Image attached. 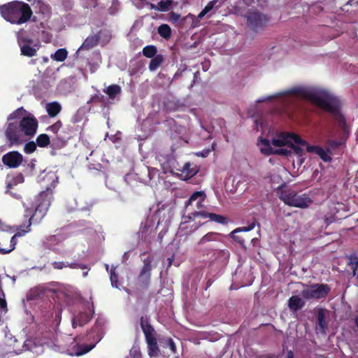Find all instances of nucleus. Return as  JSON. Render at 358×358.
Returning <instances> with one entry per match:
<instances>
[{
	"mask_svg": "<svg viewBox=\"0 0 358 358\" xmlns=\"http://www.w3.org/2000/svg\"><path fill=\"white\" fill-rule=\"evenodd\" d=\"M294 92L329 113H336L340 106L339 99L326 90L299 87L296 88Z\"/></svg>",
	"mask_w": 358,
	"mask_h": 358,
	"instance_id": "nucleus-1",
	"label": "nucleus"
},
{
	"mask_svg": "<svg viewBox=\"0 0 358 358\" xmlns=\"http://www.w3.org/2000/svg\"><path fill=\"white\" fill-rule=\"evenodd\" d=\"M0 12L4 19L14 24H22L29 20L32 11L25 3L15 1L0 7Z\"/></svg>",
	"mask_w": 358,
	"mask_h": 358,
	"instance_id": "nucleus-2",
	"label": "nucleus"
},
{
	"mask_svg": "<svg viewBox=\"0 0 358 358\" xmlns=\"http://www.w3.org/2000/svg\"><path fill=\"white\" fill-rule=\"evenodd\" d=\"M277 194L280 199L289 206L306 208L312 203V200L308 195L299 194L294 190L285 188L282 186L278 188Z\"/></svg>",
	"mask_w": 358,
	"mask_h": 358,
	"instance_id": "nucleus-3",
	"label": "nucleus"
},
{
	"mask_svg": "<svg viewBox=\"0 0 358 358\" xmlns=\"http://www.w3.org/2000/svg\"><path fill=\"white\" fill-rule=\"evenodd\" d=\"M141 328L145 336V340L148 345V352L150 357H157L160 354L159 348L157 345V338L154 329L150 325L147 318H141Z\"/></svg>",
	"mask_w": 358,
	"mask_h": 358,
	"instance_id": "nucleus-4",
	"label": "nucleus"
},
{
	"mask_svg": "<svg viewBox=\"0 0 358 358\" xmlns=\"http://www.w3.org/2000/svg\"><path fill=\"white\" fill-rule=\"evenodd\" d=\"M329 291L330 288L327 285L313 284L305 285L301 295L306 299H320L326 297Z\"/></svg>",
	"mask_w": 358,
	"mask_h": 358,
	"instance_id": "nucleus-5",
	"label": "nucleus"
},
{
	"mask_svg": "<svg viewBox=\"0 0 358 358\" xmlns=\"http://www.w3.org/2000/svg\"><path fill=\"white\" fill-rule=\"evenodd\" d=\"M38 125L37 120L31 115L23 117L20 122L21 131L28 136H33L36 134Z\"/></svg>",
	"mask_w": 358,
	"mask_h": 358,
	"instance_id": "nucleus-6",
	"label": "nucleus"
},
{
	"mask_svg": "<svg viewBox=\"0 0 358 358\" xmlns=\"http://www.w3.org/2000/svg\"><path fill=\"white\" fill-rule=\"evenodd\" d=\"M297 141L298 142H301L299 141V136L292 134V133H280L276 135L272 139V145L275 147H284L289 146L293 141Z\"/></svg>",
	"mask_w": 358,
	"mask_h": 358,
	"instance_id": "nucleus-7",
	"label": "nucleus"
},
{
	"mask_svg": "<svg viewBox=\"0 0 358 358\" xmlns=\"http://www.w3.org/2000/svg\"><path fill=\"white\" fill-rule=\"evenodd\" d=\"M22 155L17 151L9 152L2 157L3 163L10 168H16L22 164Z\"/></svg>",
	"mask_w": 358,
	"mask_h": 358,
	"instance_id": "nucleus-8",
	"label": "nucleus"
},
{
	"mask_svg": "<svg viewBox=\"0 0 358 358\" xmlns=\"http://www.w3.org/2000/svg\"><path fill=\"white\" fill-rule=\"evenodd\" d=\"M6 136L10 143V146L19 145L23 141L21 138V134L17 129V125L13 123L8 124L6 131Z\"/></svg>",
	"mask_w": 358,
	"mask_h": 358,
	"instance_id": "nucleus-9",
	"label": "nucleus"
},
{
	"mask_svg": "<svg viewBox=\"0 0 358 358\" xmlns=\"http://www.w3.org/2000/svg\"><path fill=\"white\" fill-rule=\"evenodd\" d=\"M31 222H29V225L26 227V229L20 230L17 231L10 240L8 245L6 246L3 243H0V253L7 254L12 252L17 244L16 238L24 236L26 233L30 231Z\"/></svg>",
	"mask_w": 358,
	"mask_h": 358,
	"instance_id": "nucleus-10",
	"label": "nucleus"
},
{
	"mask_svg": "<svg viewBox=\"0 0 358 358\" xmlns=\"http://www.w3.org/2000/svg\"><path fill=\"white\" fill-rule=\"evenodd\" d=\"M307 152L309 153H315L324 162H327L331 160V153L330 150H324L320 146L309 145L307 146Z\"/></svg>",
	"mask_w": 358,
	"mask_h": 358,
	"instance_id": "nucleus-11",
	"label": "nucleus"
},
{
	"mask_svg": "<svg viewBox=\"0 0 358 358\" xmlns=\"http://www.w3.org/2000/svg\"><path fill=\"white\" fill-rule=\"evenodd\" d=\"M299 141L301 142H298L296 140L293 141V143L290 144L289 148H291L294 150V153L300 157L299 164H301L305 161V158L302 157L303 155V148L307 150V146H308L309 144L306 141L302 140L300 137Z\"/></svg>",
	"mask_w": 358,
	"mask_h": 358,
	"instance_id": "nucleus-12",
	"label": "nucleus"
},
{
	"mask_svg": "<svg viewBox=\"0 0 358 358\" xmlns=\"http://www.w3.org/2000/svg\"><path fill=\"white\" fill-rule=\"evenodd\" d=\"M268 21V17L260 13H250L248 15V22L252 27L264 25Z\"/></svg>",
	"mask_w": 358,
	"mask_h": 358,
	"instance_id": "nucleus-13",
	"label": "nucleus"
},
{
	"mask_svg": "<svg viewBox=\"0 0 358 358\" xmlns=\"http://www.w3.org/2000/svg\"><path fill=\"white\" fill-rule=\"evenodd\" d=\"M178 171L180 173H178V175L182 180H184L192 178L197 173V169L195 167L192 168L189 163L185 164L182 169Z\"/></svg>",
	"mask_w": 358,
	"mask_h": 358,
	"instance_id": "nucleus-14",
	"label": "nucleus"
},
{
	"mask_svg": "<svg viewBox=\"0 0 358 358\" xmlns=\"http://www.w3.org/2000/svg\"><path fill=\"white\" fill-rule=\"evenodd\" d=\"M206 197V195L204 192H203V191L195 192L191 195V196L187 201L186 205L187 206L191 205L193 201H197L196 207L198 208H203V203Z\"/></svg>",
	"mask_w": 358,
	"mask_h": 358,
	"instance_id": "nucleus-15",
	"label": "nucleus"
},
{
	"mask_svg": "<svg viewBox=\"0 0 358 358\" xmlns=\"http://www.w3.org/2000/svg\"><path fill=\"white\" fill-rule=\"evenodd\" d=\"M257 146L261 152L266 155L273 154V150L275 149V147L272 145V142L270 143L269 141L263 138H260L258 141Z\"/></svg>",
	"mask_w": 358,
	"mask_h": 358,
	"instance_id": "nucleus-16",
	"label": "nucleus"
},
{
	"mask_svg": "<svg viewBox=\"0 0 358 358\" xmlns=\"http://www.w3.org/2000/svg\"><path fill=\"white\" fill-rule=\"evenodd\" d=\"M303 306V301L298 296H293L289 300V307L292 311H296Z\"/></svg>",
	"mask_w": 358,
	"mask_h": 358,
	"instance_id": "nucleus-17",
	"label": "nucleus"
},
{
	"mask_svg": "<svg viewBox=\"0 0 358 358\" xmlns=\"http://www.w3.org/2000/svg\"><path fill=\"white\" fill-rule=\"evenodd\" d=\"M61 106L57 103H50L46 105V110L49 115L51 117H55L61 111Z\"/></svg>",
	"mask_w": 358,
	"mask_h": 358,
	"instance_id": "nucleus-18",
	"label": "nucleus"
},
{
	"mask_svg": "<svg viewBox=\"0 0 358 358\" xmlns=\"http://www.w3.org/2000/svg\"><path fill=\"white\" fill-rule=\"evenodd\" d=\"M253 228H254L253 226H249L247 227L236 229L231 233V236L234 239L236 240L237 241H238L240 243L242 244L244 243V239L242 237L237 236L236 234H238L239 232H248V231L252 230Z\"/></svg>",
	"mask_w": 358,
	"mask_h": 358,
	"instance_id": "nucleus-19",
	"label": "nucleus"
},
{
	"mask_svg": "<svg viewBox=\"0 0 358 358\" xmlns=\"http://www.w3.org/2000/svg\"><path fill=\"white\" fill-rule=\"evenodd\" d=\"M68 52L64 48L57 50L55 53L50 55L52 59L57 62H63L67 57Z\"/></svg>",
	"mask_w": 358,
	"mask_h": 358,
	"instance_id": "nucleus-20",
	"label": "nucleus"
},
{
	"mask_svg": "<svg viewBox=\"0 0 358 358\" xmlns=\"http://www.w3.org/2000/svg\"><path fill=\"white\" fill-rule=\"evenodd\" d=\"M164 57L162 55H157L150 60L149 69L150 71L156 70L163 62Z\"/></svg>",
	"mask_w": 358,
	"mask_h": 358,
	"instance_id": "nucleus-21",
	"label": "nucleus"
},
{
	"mask_svg": "<svg viewBox=\"0 0 358 358\" xmlns=\"http://www.w3.org/2000/svg\"><path fill=\"white\" fill-rule=\"evenodd\" d=\"M36 143L39 147H47L50 143V138L47 134H40L36 138Z\"/></svg>",
	"mask_w": 358,
	"mask_h": 358,
	"instance_id": "nucleus-22",
	"label": "nucleus"
},
{
	"mask_svg": "<svg viewBox=\"0 0 358 358\" xmlns=\"http://www.w3.org/2000/svg\"><path fill=\"white\" fill-rule=\"evenodd\" d=\"M104 92L110 96L114 97L121 92V88L117 85H112L106 87Z\"/></svg>",
	"mask_w": 358,
	"mask_h": 358,
	"instance_id": "nucleus-23",
	"label": "nucleus"
},
{
	"mask_svg": "<svg viewBox=\"0 0 358 358\" xmlns=\"http://www.w3.org/2000/svg\"><path fill=\"white\" fill-rule=\"evenodd\" d=\"M157 52V48L154 45H148L143 50V55L148 58H152L155 56Z\"/></svg>",
	"mask_w": 358,
	"mask_h": 358,
	"instance_id": "nucleus-24",
	"label": "nucleus"
},
{
	"mask_svg": "<svg viewBox=\"0 0 358 358\" xmlns=\"http://www.w3.org/2000/svg\"><path fill=\"white\" fill-rule=\"evenodd\" d=\"M158 33L161 36L169 38L171 36V28L167 24H162L159 27Z\"/></svg>",
	"mask_w": 358,
	"mask_h": 358,
	"instance_id": "nucleus-25",
	"label": "nucleus"
},
{
	"mask_svg": "<svg viewBox=\"0 0 358 358\" xmlns=\"http://www.w3.org/2000/svg\"><path fill=\"white\" fill-rule=\"evenodd\" d=\"M217 236V233L210 232L207 234L204 235L199 241V245H203L209 241H216V236Z\"/></svg>",
	"mask_w": 358,
	"mask_h": 358,
	"instance_id": "nucleus-26",
	"label": "nucleus"
},
{
	"mask_svg": "<svg viewBox=\"0 0 358 358\" xmlns=\"http://www.w3.org/2000/svg\"><path fill=\"white\" fill-rule=\"evenodd\" d=\"M21 52L23 55L27 57L34 56L36 53V49L32 47H30L28 45H24L21 47Z\"/></svg>",
	"mask_w": 358,
	"mask_h": 358,
	"instance_id": "nucleus-27",
	"label": "nucleus"
},
{
	"mask_svg": "<svg viewBox=\"0 0 358 358\" xmlns=\"http://www.w3.org/2000/svg\"><path fill=\"white\" fill-rule=\"evenodd\" d=\"M169 20L173 22V23H178L179 21H184L185 19H187V17H191L192 18L193 17V15H191V14H189L187 16H186L185 17H184L182 20H181V17H180V15L178 13H176L174 12H171L169 14Z\"/></svg>",
	"mask_w": 358,
	"mask_h": 358,
	"instance_id": "nucleus-28",
	"label": "nucleus"
},
{
	"mask_svg": "<svg viewBox=\"0 0 358 358\" xmlns=\"http://www.w3.org/2000/svg\"><path fill=\"white\" fill-rule=\"evenodd\" d=\"M217 2V0H214L212 1H210L206 6L204 8V9L199 14L198 19H201L206 13H208L210 10H211L213 7L215 6V3Z\"/></svg>",
	"mask_w": 358,
	"mask_h": 358,
	"instance_id": "nucleus-29",
	"label": "nucleus"
},
{
	"mask_svg": "<svg viewBox=\"0 0 358 358\" xmlns=\"http://www.w3.org/2000/svg\"><path fill=\"white\" fill-rule=\"evenodd\" d=\"M208 217L211 221H213V222H217V223L223 224V223H225L227 222V218L226 217H224L222 215H217V214H215V213H210L209 215H208Z\"/></svg>",
	"mask_w": 358,
	"mask_h": 358,
	"instance_id": "nucleus-30",
	"label": "nucleus"
},
{
	"mask_svg": "<svg viewBox=\"0 0 358 358\" xmlns=\"http://www.w3.org/2000/svg\"><path fill=\"white\" fill-rule=\"evenodd\" d=\"M173 3V0H162L159 2V10L166 11Z\"/></svg>",
	"mask_w": 358,
	"mask_h": 358,
	"instance_id": "nucleus-31",
	"label": "nucleus"
},
{
	"mask_svg": "<svg viewBox=\"0 0 358 358\" xmlns=\"http://www.w3.org/2000/svg\"><path fill=\"white\" fill-rule=\"evenodd\" d=\"M349 265L351 266V268L353 270V275H355V272L358 269V257L356 256H351L349 258Z\"/></svg>",
	"mask_w": 358,
	"mask_h": 358,
	"instance_id": "nucleus-32",
	"label": "nucleus"
},
{
	"mask_svg": "<svg viewBox=\"0 0 358 358\" xmlns=\"http://www.w3.org/2000/svg\"><path fill=\"white\" fill-rule=\"evenodd\" d=\"M36 149V145L34 141H30L25 144L24 151L27 154L34 152Z\"/></svg>",
	"mask_w": 358,
	"mask_h": 358,
	"instance_id": "nucleus-33",
	"label": "nucleus"
},
{
	"mask_svg": "<svg viewBox=\"0 0 358 358\" xmlns=\"http://www.w3.org/2000/svg\"><path fill=\"white\" fill-rule=\"evenodd\" d=\"M94 348V345H92L90 347H88L87 345L83 346L82 350H77L74 352H70V355H76V356H80L83 355L87 352H88L90 350H91Z\"/></svg>",
	"mask_w": 358,
	"mask_h": 358,
	"instance_id": "nucleus-34",
	"label": "nucleus"
},
{
	"mask_svg": "<svg viewBox=\"0 0 358 358\" xmlns=\"http://www.w3.org/2000/svg\"><path fill=\"white\" fill-rule=\"evenodd\" d=\"M291 150L287 148H285L282 147H278V148H275L273 150V154H277L282 156H288L290 155Z\"/></svg>",
	"mask_w": 358,
	"mask_h": 358,
	"instance_id": "nucleus-35",
	"label": "nucleus"
},
{
	"mask_svg": "<svg viewBox=\"0 0 358 358\" xmlns=\"http://www.w3.org/2000/svg\"><path fill=\"white\" fill-rule=\"evenodd\" d=\"M7 310V303L6 300L0 297V311L6 312Z\"/></svg>",
	"mask_w": 358,
	"mask_h": 358,
	"instance_id": "nucleus-36",
	"label": "nucleus"
},
{
	"mask_svg": "<svg viewBox=\"0 0 358 358\" xmlns=\"http://www.w3.org/2000/svg\"><path fill=\"white\" fill-rule=\"evenodd\" d=\"M167 344L173 352L176 351V346L171 338L167 339Z\"/></svg>",
	"mask_w": 358,
	"mask_h": 358,
	"instance_id": "nucleus-37",
	"label": "nucleus"
},
{
	"mask_svg": "<svg viewBox=\"0 0 358 358\" xmlns=\"http://www.w3.org/2000/svg\"><path fill=\"white\" fill-rule=\"evenodd\" d=\"M22 112H24V110L22 109H18L16 111H15L13 113H12L11 115H10V116L8 117V120H10L12 119H14L20 113H22Z\"/></svg>",
	"mask_w": 358,
	"mask_h": 358,
	"instance_id": "nucleus-38",
	"label": "nucleus"
},
{
	"mask_svg": "<svg viewBox=\"0 0 358 358\" xmlns=\"http://www.w3.org/2000/svg\"><path fill=\"white\" fill-rule=\"evenodd\" d=\"M54 267L57 269H62L64 267H66L63 262H55Z\"/></svg>",
	"mask_w": 358,
	"mask_h": 358,
	"instance_id": "nucleus-39",
	"label": "nucleus"
},
{
	"mask_svg": "<svg viewBox=\"0 0 358 358\" xmlns=\"http://www.w3.org/2000/svg\"><path fill=\"white\" fill-rule=\"evenodd\" d=\"M210 213H206V212H199V213H196V215L197 216H201L202 217H208V215H209Z\"/></svg>",
	"mask_w": 358,
	"mask_h": 358,
	"instance_id": "nucleus-40",
	"label": "nucleus"
},
{
	"mask_svg": "<svg viewBox=\"0 0 358 358\" xmlns=\"http://www.w3.org/2000/svg\"><path fill=\"white\" fill-rule=\"evenodd\" d=\"M10 229L9 227L4 225L2 222L0 220V230L1 231H8Z\"/></svg>",
	"mask_w": 358,
	"mask_h": 358,
	"instance_id": "nucleus-41",
	"label": "nucleus"
},
{
	"mask_svg": "<svg viewBox=\"0 0 358 358\" xmlns=\"http://www.w3.org/2000/svg\"><path fill=\"white\" fill-rule=\"evenodd\" d=\"M150 8L151 9L159 10V4L158 5H155V4H153V3H150Z\"/></svg>",
	"mask_w": 358,
	"mask_h": 358,
	"instance_id": "nucleus-42",
	"label": "nucleus"
},
{
	"mask_svg": "<svg viewBox=\"0 0 358 358\" xmlns=\"http://www.w3.org/2000/svg\"><path fill=\"white\" fill-rule=\"evenodd\" d=\"M287 358H294L293 357V354L292 352H288V355H287Z\"/></svg>",
	"mask_w": 358,
	"mask_h": 358,
	"instance_id": "nucleus-43",
	"label": "nucleus"
},
{
	"mask_svg": "<svg viewBox=\"0 0 358 358\" xmlns=\"http://www.w3.org/2000/svg\"><path fill=\"white\" fill-rule=\"evenodd\" d=\"M143 271H150V266L148 265V266H145L143 268Z\"/></svg>",
	"mask_w": 358,
	"mask_h": 358,
	"instance_id": "nucleus-44",
	"label": "nucleus"
},
{
	"mask_svg": "<svg viewBox=\"0 0 358 358\" xmlns=\"http://www.w3.org/2000/svg\"><path fill=\"white\" fill-rule=\"evenodd\" d=\"M322 319H323V315H320V316L319 317V321H320V322H322Z\"/></svg>",
	"mask_w": 358,
	"mask_h": 358,
	"instance_id": "nucleus-45",
	"label": "nucleus"
},
{
	"mask_svg": "<svg viewBox=\"0 0 358 358\" xmlns=\"http://www.w3.org/2000/svg\"><path fill=\"white\" fill-rule=\"evenodd\" d=\"M355 322H356L357 326L358 327V317H356Z\"/></svg>",
	"mask_w": 358,
	"mask_h": 358,
	"instance_id": "nucleus-46",
	"label": "nucleus"
},
{
	"mask_svg": "<svg viewBox=\"0 0 358 358\" xmlns=\"http://www.w3.org/2000/svg\"><path fill=\"white\" fill-rule=\"evenodd\" d=\"M73 325L75 326V320H73Z\"/></svg>",
	"mask_w": 358,
	"mask_h": 358,
	"instance_id": "nucleus-47",
	"label": "nucleus"
},
{
	"mask_svg": "<svg viewBox=\"0 0 358 358\" xmlns=\"http://www.w3.org/2000/svg\"><path fill=\"white\" fill-rule=\"evenodd\" d=\"M44 61L47 62L48 61V58H44Z\"/></svg>",
	"mask_w": 358,
	"mask_h": 358,
	"instance_id": "nucleus-48",
	"label": "nucleus"
},
{
	"mask_svg": "<svg viewBox=\"0 0 358 358\" xmlns=\"http://www.w3.org/2000/svg\"><path fill=\"white\" fill-rule=\"evenodd\" d=\"M357 358H358V357H357Z\"/></svg>",
	"mask_w": 358,
	"mask_h": 358,
	"instance_id": "nucleus-49",
	"label": "nucleus"
}]
</instances>
